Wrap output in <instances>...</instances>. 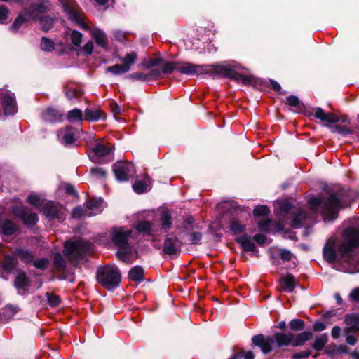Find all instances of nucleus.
I'll use <instances>...</instances> for the list:
<instances>
[{"instance_id":"nucleus-11","label":"nucleus","mask_w":359,"mask_h":359,"mask_svg":"<svg viewBox=\"0 0 359 359\" xmlns=\"http://www.w3.org/2000/svg\"><path fill=\"white\" fill-rule=\"evenodd\" d=\"M42 211L48 218L60 220H62L65 218L67 212L64 206L55 204L51 201L43 204Z\"/></svg>"},{"instance_id":"nucleus-3","label":"nucleus","mask_w":359,"mask_h":359,"mask_svg":"<svg viewBox=\"0 0 359 359\" xmlns=\"http://www.w3.org/2000/svg\"><path fill=\"white\" fill-rule=\"evenodd\" d=\"M293 334L289 333H276L273 337H265L262 334L253 337L252 343L259 346L261 351L264 353L271 352L274 346L281 347L283 346H292Z\"/></svg>"},{"instance_id":"nucleus-31","label":"nucleus","mask_w":359,"mask_h":359,"mask_svg":"<svg viewBox=\"0 0 359 359\" xmlns=\"http://www.w3.org/2000/svg\"><path fill=\"white\" fill-rule=\"evenodd\" d=\"M14 255L25 263H30L33 262L34 255L28 250L18 248L15 250Z\"/></svg>"},{"instance_id":"nucleus-63","label":"nucleus","mask_w":359,"mask_h":359,"mask_svg":"<svg viewBox=\"0 0 359 359\" xmlns=\"http://www.w3.org/2000/svg\"><path fill=\"white\" fill-rule=\"evenodd\" d=\"M325 327V325L322 322H316L313 325V329L316 332L324 330Z\"/></svg>"},{"instance_id":"nucleus-24","label":"nucleus","mask_w":359,"mask_h":359,"mask_svg":"<svg viewBox=\"0 0 359 359\" xmlns=\"http://www.w3.org/2000/svg\"><path fill=\"white\" fill-rule=\"evenodd\" d=\"M281 290L292 292L296 286V280L292 274H287L280 280Z\"/></svg>"},{"instance_id":"nucleus-35","label":"nucleus","mask_w":359,"mask_h":359,"mask_svg":"<svg viewBox=\"0 0 359 359\" xmlns=\"http://www.w3.org/2000/svg\"><path fill=\"white\" fill-rule=\"evenodd\" d=\"M129 278L135 281H141L143 279L144 270L141 266L133 267L128 273Z\"/></svg>"},{"instance_id":"nucleus-57","label":"nucleus","mask_w":359,"mask_h":359,"mask_svg":"<svg viewBox=\"0 0 359 359\" xmlns=\"http://www.w3.org/2000/svg\"><path fill=\"white\" fill-rule=\"evenodd\" d=\"M332 131L337 132L339 133H342L344 135L351 133V131L349 129H348L346 127L339 126H335L332 127Z\"/></svg>"},{"instance_id":"nucleus-1","label":"nucleus","mask_w":359,"mask_h":359,"mask_svg":"<svg viewBox=\"0 0 359 359\" xmlns=\"http://www.w3.org/2000/svg\"><path fill=\"white\" fill-rule=\"evenodd\" d=\"M359 218H354L341 234V241L336 248V238L330 237L323 249L326 261L332 263L337 261V269L339 271L355 273L359 272Z\"/></svg>"},{"instance_id":"nucleus-43","label":"nucleus","mask_w":359,"mask_h":359,"mask_svg":"<svg viewBox=\"0 0 359 359\" xmlns=\"http://www.w3.org/2000/svg\"><path fill=\"white\" fill-rule=\"evenodd\" d=\"M88 209L84 210L81 207H76L72 210V215L74 218H79L81 217H88Z\"/></svg>"},{"instance_id":"nucleus-52","label":"nucleus","mask_w":359,"mask_h":359,"mask_svg":"<svg viewBox=\"0 0 359 359\" xmlns=\"http://www.w3.org/2000/svg\"><path fill=\"white\" fill-rule=\"evenodd\" d=\"M27 201L35 207H39L41 205V200L37 195H29L27 197Z\"/></svg>"},{"instance_id":"nucleus-9","label":"nucleus","mask_w":359,"mask_h":359,"mask_svg":"<svg viewBox=\"0 0 359 359\" xmlns=\"http://www.w3.org/2000/svg\"><path fill=\"white\" fill-rule=\"evenodd\" d=\"M137 59V53L131 51L128 53L124 57L120 58V61L123 62L122 64L109 67L107 71L116 75L124 74L130 71L131 66L135 63Z\"/></svg>"},{"instance_id":"nucleus-39","label":"nucleus","mask_w":359,"mask_h":359,"mask_svg":"<svg viewBox=\"0 0 359 359\" xmlns=\"http://www.w3.org/2000/svg\"><path fill=\"white\" fill-rule=\"evenodd\" d=\"M40 24L43 30L48 31L53 25V19L48 16L43 17L40 18Z\"/></svg>"},{"instance_id":"nucleus-60","label":"nucleus","mask_w":359,"mask_h":359,"mask_svg":"<svg viewBox=\"0 0 359 359\" xmlns=\"http://www.w3.org/2000/svg\"><path fill=\"white\" fill-rule=\"evenodd\" d=\"M254 240L259 245L264 244L266 242V237L262 233H258L254 236Z\"/></svg>"},{"instance_id":"nucleus-5","label":"nucleus","mask_w":359,"mask_h":359,"mask_svg":"<svg viewBox=\"0 0 359 359\" xmlns=\"http://www.w3.org/2000/svg\"><path fill=\"white\" fill-rule=\"evenodd\" d=\"M159 222L157 220L154 222L140 221L136 225L137 230L146 236H154L160 230H168L171 227L172 219L168 211H163L159 217Z\"/></svg>"},{"instance_id":"nucleus-2","label":"nucleus","mask_w":359,"mask_h":359,"mask_svg":"<svg viewBox=\"0 0 359 359\" xmlns=\"http://www.w3.org/2000/svg\"><path fill=\"white\" fill-rule=\"evenodd\" d=\"M241 67L239 65L231 64L217 65L214 68L208 65H195L187 62H177V71L187 75H200L214 72L216 74L226 78L234 79L243 84H250L253 81L250 75H243L239 71Z\"/></svg>"},{"instance_id":"nucleus-61","label":"nucleus","mask_w":359,"mask_h":359,"mask_svg":"<svg viewBox=\"0 0 359 359\" xmlns=\"http://www.w3.org/2000/svg\"><path fill=\"white\" fill-rule=\"evenodd\" d=\"M159 62H160V60H158V59H156V60L150 59V60L143 62L142 65L147 68H151L154 66L158 65Z\"/></svg>"},{"instance_id":"nucleus-41","label":"nucleus","mask_w":359,"mask_h":359,"mask_svg":"<svg viewBox=\"0 0 359 359\" xmlns=\"http://www.w3.org/2000/svg\"><path fill=\"white\" fill-rule=\"evenodd\" d=\"M54 265L55 268L60 271H62L65 267V262L60 253L54 255Z\"/></svg>"},{"instance_id":"nucleus-34","label":"nucleus","mask_w":359,"mask_h":359,"mask_svg":"<svg viewBox=\"0 0 359 359\" xmlns=\"http://www.w3.org/2000/svg\"><path fill=\"white\" fill-rule=\"evenodd\" d=\"M177 62H166L161 71H158L157 69H154L151 71V75L155 76H159L161 73H172L174 70H177Z\"/></svg>"},{"instance_id":"nucleus-8","label":"nucleus","mask_w":359,"mask_h":359,"mask_svg":"<svg viewBox=\"0 0 359 359\" xmlns=\"http://www.w3.org/2000/svg\"><path fill=\"white\" fill-rule=\"evenodd\" d=\"M47 7L44 4H40L38 5H32L31 12L25 11L23 13L20 14L14 20L12 25L10 27V29L13 32H16L18 29L22 27L25 22L29 20L32 18H37L39 14L45 13Z\"/></svg>"},{"instance_id":"nucleus-46","label":"nucleus","mask_w":359,"mask_h":359,"mask_svg":"<svg viewBox=\"0 0 359 359\" xmlns=\"http://www.w3.org/2000/svg\"><path fill=\"white\" fill-rule=\"evenodd\" d=\"M271 250L276 252L277 251L280 257V258L283 261H289L291 259L292 254L289 251L286 250H278L276 248H273Z\"/></svg>"},{"instance_id":"nucleus-53","label":"nucleus","mask_w":359,"mask_h":359,"mask_svg":"<svg viewBox=\"0 0 359 359\" xmlns=\"http://www.w3.org/2000/svg\"><path fill=\"white\" fill-rule=\"evenodd\" d=\"M90 172L93 175L96 176L97 177H104L106 176V172L102 168H93L91 169Z\"/></svg>"},{"instance_id":"nucleus-59","label":"nucleus","mask_w":359,"mask_h":359,"mask_svg":"<svg viewBox=\"0 0 359 359\" xmlns=\"http://www.w3.org/2000/svg\"><path fill=\"white\" fill-rule=\"evenodd\" d=\"M327 113L324 111L321 108H317L315 111V117L321 120L325 121Z\"/></svg>"},{"instance_id":"nucleus-51","label":"nucleus","mask_w":359,"mask_h":359,"mask_svg":"<svg viewBox=\"0 0 359 359\" xmlns=\"http://www.w3.org/2000/svg\"><path fill=\"white\" fill-rule=\"evenodd\" d=\"M341 121L339 116L332 113H327L324 122L337 123Z\"/></svg>"},{"instance_id":"nucleus-42","label":"nucleus","mask_w":359,"mask_h":359,"mask_svg":"<svg viewBox=\"0 0 359 359\" xmlns=\"http://www.w3.org/2000/svg\"><path fill=\"white\" fill-rule=\"evenodd\" d=\"M292 210V205L287 202L283 201L279 203V206L276 210L278 213L288 214Z\"/></svg>"},{"instance_id":"nucleus-36","label":"nucleus","mask_w":359,"mask_h":359,"mask_svg":"<svg viewBox=\"0 0 359 359\" xmlns=\"http://www.w3.org/2000/svg\"><path fill=\"white\" fill-rule=\"evenodd\" d=\"M307 217V213L305 211L299 210L292 218V226L294 228H299L303 226V221Z\"/></svg>"},{"instance_id":"nucleus-21","label":"nucleus","mask_w":359,"mask_h":359,"mask_svg":"<svg viewBox=\"0 0 359 359\" xmlns=\"http://www.w3.org/2000/svg\"><path fill=\"white\" fill-rule=\"evenodd\" d=\"M77 129L72 127H67L58 132V138L60 141L65 144H69L74 142L75 135Z\"/></svg>"},{"instance_id":"nucleus-58","label":"nucleus","mask_w":359,"mask_h":359,"mask_svg":"<svg viewBox=\"0 0 359 359\" xmlns=\"http://www.w3.org/2000/svg\"><path fill=\"white\" fill-rule=\"evenodd\" d=\"M93 48H94V45H93V43L92 41H88L83 46V50H84V52L88 54V55H90L93 53Z\"/></svg>"},{"instance_id":"nucleus-17","label":"nucleus","mask_w":359,"mask_h":359,"mask_svg":"<svg viewBox=\"0 0 359 359\" xmlns=\"http://www.w3.org/2000/svg\"><path fill=\"white\" fill-rule=\"evenodd\" d=\"M13 214L20 218L26 224H34L38 221V216L36 213L30 212L23 206L13 208Z\"/></svg>"},{"instance_id":"nucleus-4","label":"nucleus","mask_w":359,"mask_h":359,"mask_svg":"<svg viewBox=\"0 0 359 359\" xmlns=\"http://www.w3.org/2000/svg\"><path fill=\"white\" fill-rule=\"evenodd\" d=\"M309 203L314 211L320 212L325 221H332L337 216L340 203L337 197L331 195L325 202L314 197L309 199Z\"/></svg>"},{"instance_id":"nucleus-7","label":"nucleus","mask_w":359,"mask_h":359,"mask_svg":"<svg viewBox=\"0 0 359 359\" xmlns=\"http://www.w3.org/2000/svg\"><path fill=\"white\" fill-rule=\"evenodd\" d=\"M90 250V243L82 239L67 241L65 245L64 255L70 259H82Z\"/></svg>"},{"instance_id":"nucleus-56","label":"nucleus","mask_w":359,"mask_h":359,"mask_svg":"<svg viewBox=\"0 0 359 359\" xmlns=\"http://www.w3.org/2000/svg\"><path fill=\"white\" fill-rule=\"evenodd\" d=\"M116 255L120 260H122L123 262L126 263L130 262L129 255L128 254L127 252L124 251L123 250L121 249V250H119L117 252Z\"/></svg>"},{"instance_id":"nucleus-26","label":"nucleus","mask_w":359,"mask_h":359,"mask_svg":"<svg viewBox=\"0 0 359 359\" xmlns=\"http://www.w3.org/2000/svg\"><path fill=\"white\" fill-rule=\"evenodd\" d=\"M104 118V114L100 109L87 108L84 118L88 121H95Z\"/></svg>"},{"instance_id":"nucleus-28","label":"nucleus","mask_w":359,"mask_h":359,"mask_svg":"<svg viewBox=\"0 0 359 359\" xmlns=\"http://www.w3.org/2000/svg\"><path fill=\"white\" fill-rule=\"evenodd\" d=\"M150 179L146 177L144 179L142 180L136 181L133 185V189L135 192L137 194H142L147 191L149 187L150 186Z\"/></svg>"},{"instance_id":"nucleus-14","label":"nucleus","mask_w":359,"mask_h":359,"mask_svg":"<svg viewBox=\"0 0 359 359\" xmlns=\"http://www.w3.org/2000/svg\"><path fill=\"white\" fill-rule=\"evenodd\" d=\"M113 147L102 143H97L93 149L89 151L88 156L95 163H102V158L110 154Z\"/></svg>"},{"instance_id":"nucleus-22","label":"nucleus","mask_w":359,"mask_h":359,"mask_svg":"<svg viewBox=\"0 0 359 359\" xmlns=\"http://www.w3.org/2000/svg\"><path fill=\"white\" fill-rule=\"evenodd\" d=\"M259 229L264 232L275 233L280 231L282 229V226L271 219H264L258 222Z\"/></svg>"},{"instance_id":"nucleus-64","label":"nucleus","mask_w":359,"mask_h":359,"mask_svg":"<svg viewBox=\"0 0 359 359\" xmlns=\"http://www.w3.org/2000/svg\"><path fill=\"white\" fill-rule=\"evenodd\" d=\"M350 297L356 302L359 301V287L353 289L350 293Z\"/></svg>"},{"instance_id":"nucleus-10","label":"nucleus","mask_w":359,"mask_h":359,"mask_svg":"<svg viewBox=\"0 0 359 359\" xmlns=\"http://www.w3.org/2000/svg\"><path fill=\"white\" fill-rule=\"evenodd\" d=\"M113 171L116 180L120 182L128 181L135 172L133 165L124 161H118L114 163Z\"/></svg>"},{"instance_id":"nucleus-18","label":"nucleus","mask_w":359,"mask_h":359,"mask_svg":"<svg viewBox=\"0 0 359 359\" xmlns=\"http://www.w3.org/2000/svg\"><path fill=\"white\" fill-rule=\"evenodd\" d=\"M15 287L18 294L21 295L25 294L29 292V281L26 274L20 272L15 278Z\"/></svg>"},{"instance_id":"nucleus-19","label":"nucleus","mask_w":359,"mask_h":359,"mask_svg":"<svg viewBox=\"0 0 359 359\" xmlns=\"http://www.w3.org/2000/svg\"><path fill=\"white\" fill-rule=\"evenodd\" d=\"M88 211V217L94 216L101 213L104 209V201L102 198H93L86 203Z\"/></svg>"},{"instance_id":"nucleus-23","label":"nucleus","mask_w":359,"mask_h":359,"mask_svg":"<svg viewBox=\"0 0 359 359\" xmlns=\"http://www.w3.org/2000/svg\"><path fill=\"white\" fill-rule=\"evenodd\" d=\"M90 33L97 46L104 49L108 48V40L103 30L98 28H93L91 29Z\"/></svg>"},{"instance_id":"nucleus-38","label":"nucleus","mask_w":359,"mask_h":359,"mask_svg":"<svg viewBox=\"0 0 359 359\" xmlns=\"http://www.w3.org/2000/svg\"><path fill=\"white\" fill-rule=\"evenodd\" d=\"M16 265V260L15 258L7 256L5 258V260L3 263V266L5 269V270L8 271H11L14 269Z\"/></svg>"},{"instance_id":"nucleus-25","label":"nucleus","mask_w":359,"mask_h":359,"mask_svg":"<svg viewBox=\"0 0 359 359\" xmlns=\"http://www.w3.org/2000/svg\"><path fill=\"white\" fill-rule=\"evenodd\" d=\"M16 231L15 224L11 220H4L0 222V233L3 236H11Z\"/></svg>"},{"instance_id":"nucleus-55","label":"nucleus","mask_w":359,"mask_h":359,"mask_svg":"<svg viewBox=\"0 0 359 359\" xmlns=\"http://www.w3.org/2000/svg\"><path fill=\"white\" fill-rule=\"evenodd\" d=\"M243 358L245 359H254V354L252 351H248L245 353L235 355L232 359H243Z\"/></svg>"},{"instance_id":"nucleus-62","label":"nucleus","mask_w":359,"mask_h":359,"mask_svg":"<svg viewBox=\"0 0 359 359\" xmlns=\"http://www.w3.org/2000/svg\"><path fill=\"white\" fill-rule=\"evenodd\" d=\"M113 36L114 39L122 41L126 37V34L121 31L116 30L114 32Z\"/></svg>"},{"instance_id":"nucleus-33","label":"nucleus","mask_w":359,"mask_h":359,"mask_svg":"<svg viewBox=\"0 0 359 359\" xmlns=\"http://www.w3.org/2000/svg\"><path fill=\"white\" fill-rule=\"evenodd\" d=\"M18 311V309L13 306H8L0 311V320H7L12 318Z\"/></svg>"},{"instance_id":"nucleus-27","label":"nucleus","mask_w":359,"mask_h":359,"mask_svg":"<svg viewBox=\"0 0 359 359\" xmlns=\"http://www.w3.org/2000/svg\"><path fill=\"white\" fill-rule=\"evenodd\" d=\"M237 241L241 244L245 251L254 252L256 249L254 243L251 240V237L246 234L237 238Z\"/></svg>"},{"instance_id":"nucleus-45","label":"nucleus","mask_w":359,"mask_h":359,"mask_svg":"<svg viewBox=\"0 0 359 359\" xmlns=\"http://www.w3.org/2000/svg\"><path fill=\"white\" fill-rule=\"evenodd\" d=\"M82 34L78 31H73L71 34V40L74 45L79 46L81 43Z\"/></svg>"},{"instance_id":"nucleus-48","label":"nucleus","mask_w":359,"mask_h":359,"mask_svg":"<svg viewBox=\"0 0 359 359\" xmlns=\"http://www.w3.org/2000/svg\"><path fill=\"white\" fill-rule=\"evenodd\" d=\"M9 9L4 5L0 6V23H5L8 19Z\"/></svg>"},{"instance_id":"nucleus-6","label":"nucleus","mask_w":359,"mask_h":359,"mask_svg":"<svg viewBox=\"0 0 359 359\" xmlns=\"http://www.w3.org/2000/svg\"><path fill=\"white\" fill-rule=\"evenodd\" d=\"M97 280L104 287L111 290L117 287L121 281V273L115 265H107L97 271Z\"/></svg>"},{"instance_id":"nucleus-32","label":"nucleus","mask_w":359,"mask_h":359,"mask_svg":"<svg viewBox=\"0 0 359 359\" xmlns=\"http://www.w3.org/2000/svg\"><path fill=\"white\" fill-rule=\"evenodd\" d=\"M43 118L48 122L60 121L62 115L55 109H48L43 113Z\"/></svg>"},{"instance_id":"nucleus-29","label":"nucleus","mask_w":359,"mask_h":359,"mask_svg":"<svg viewBox=\"0 0 359 359\" xmlns=\"http://www.w3.org/2000/svg\"><path fill=\"white\" fill-rule=\"evenodd\" d=\"M67 119L71 123H81L84 120L83 111L79 109H74L68 111L67 114Z\"/></svg>"},{"instance_id":"nucleus-47","label":"nucleus","mask_w":359,"mask_h":359,"mask_svg":"<svg viewBox=\"0 0 359 359\" xmlns=\"http://www.w3.org/2000/svg\"><path fill=\"white\" fill-rule=\"evenodd\" d=\"M269 212V210L266 205L257 206L253 210V213L255 216H265Z\"/></svg>"},{"instance_id":"nucleus-44","label":"nucleus","mask_w":359,"mask_h":359,"mask_svg":"<svg viewBox=\"0 0 359 359\" xmlns=\"http://www.w3.org/2000/svg\"><path fill=\"white\" fill-rule=\"evenodd\" d=\"M304 323L300 319H294L290 321V327L292 330L299 331L304 329Z\"/></svg>"},{"instance_id":"nucleus-16","label":"nucleus","mask_w":359,"mask_h":359,"mask_svg":"<svg viewBox=\"0 0 359 359\" xmlns=\"http://www.w3.org/2000/svg\"><path fill=\"white\" fill-rule=\"evenodd\" d=\"M131 233L130 230L123 228L115 229L112 236L115 245L122 250L126 249L128 247V238Z\"/></svg>"},{"instance_id":"nucleus-30","label":"nucleus","mask_w":359,"mask_h":359,"mask_svg":"<svg viewBox=\"0 0 359 359\" xmlns=\"http://www.w3.org/2000/svg\"><path fill=\"white\" fill-rule=\"evenodd\" d=\"M312 337L311 332H304L298 334H294L292 337V346H299L303 345Z\"/></svg>"},{"instance_id":"nucleus-15","label":"nucleus","mask_w":359,"mask_h":359,"mask_svg":"<svg viewBox=\"0 0 359 359\" xmlns=\"http://www.w3.org/2000/svg\"><path fill=\"white\" fill-rule=\"evenodd\" d=\"M0 95L3 97V108L6 115H13L17 112L15 97L13 93L6 90H1Z\"/></svg>"},{"instance_id":"nucleus-50","label":"nucleus","mask_w":359,"mask_h":359,"mask_svg":"<svg viewBox=\"0 0 359 359\" xmlns=\"http://www.w3.org/2000/svg\"><path fill=\"white\" fill-rule=\"evenodd\" d=\"M47 297H48V302L49 305H50L51 306H56L60 302V297L55 294L48 293Z\"/></svg>"},{"instance_id":"nucleus-54","label":"nucleus","mask_w":359,"mask_h":359,"mask_svg":"<svg viewBox=\"0 0 359 359\" xmlns=\"http://www.w3.org/2000/svg\"><path fill=\"white\" fill-rule=\"evenodd\" d=\"M287 103L290 106L299 107L300 104V102L297 97L290 95L287 98Z\"/></svg>"},{"instance_id":"nucleus-40","label":"nucleus","mask_w":359,"mask_h":359,"mask_svg":"<svg viewBox=\"0 0 359 359\" xmlns=\"http://www.w3.org/2000/svg\"><path fill=\"white\" fill-rule=\"evenodd\" d=\"M41 48L45 51H51L54 49V43L49 39L43 37L41 41Z\"/></svg>"},{"instance_id":"nucleus-37","label":"nucleus","mask_w":359,"mask_h":359,"mask_svg":"<svg viewBox=\"0 0 359 359\" xmlns=\"http://www.w3.org/2000/svg\"><path fill=\"white\" fill-rule=\"evenodd\" d=\"M327 341V337L326 335L323 334L320 337H318L315 340L313 348L318 351L322 350L324 348Z\"/></svg>"},{"instance_id":"nucleus-12","label":"nucleus","mask_w":359,"mask_h":359,"mask_svg":"<svg viewBox=\"0 0 359 359\" xmlns=\"http://www.w3.org/2000/svg\"><path fill=\"white\" fill-rule=\"evenodd\" d=\"M65 13L69 16V18L75 22L83 29H88V26L83 22L82 13L75 8L71 6L65 0H60Z\"/></svg>"},{"instance_id":"nucleus-49","label":"nucleus","mask_w":359,"mask_h":359,"mask_svg":"<svg viewBox=\"0 0 359 359\" xmlns=\"http://www.w3.org/2000/svg\"><path fill=\"white\" fill-rule=\"evenodd\" d=\"M48 259L46 258H42L33 262V264L35 267L40 269H45L48 267Z\"/></svg>"},{"instance_id":"nucleus-20","label":"nucleus","mask_w":359,"mask_h":359,"mask_svg":"<svg viewBox=\"0 0 359 359\" xmlns=\"http://www.w3.org/2000/svg\"><path fill=\"white\" fill-rule=\"evenodd\" d=\"M180 245L176 237H168L164 241L163 251L167 255H175L180 250Z\"/></svg>"},{"instance_id":"nucleus-13","label":"nucleus","mask_w":359,"mask_h":359,"mask_svg":"<svg viewBox=\"0 0 359 359\" xmlns=\"http://www.w3.org/2000/svg\"><path fill=\"white\" fill-rule=\"evenodd\" d=\"M234 214L238 218L236 219H233L231 222L230 229L234 233H239L245 230V226L243 224V222L250 217V214L249 212L242 210L241 208H236L234 210Z\"/></svg>"}]
</instances>
